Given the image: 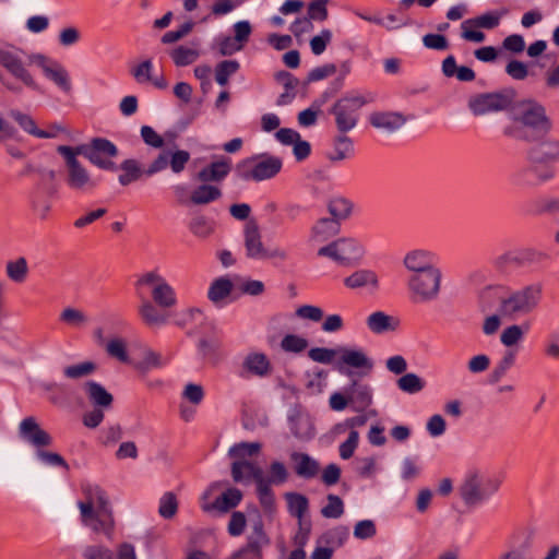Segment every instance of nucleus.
<instances>
[{
	"instance_id": "nucleus-1",
	"label": "nucleus",
	"mask_w": 559,
	"mask_h": 559,
	"mask_svg": "<svg viewBox=\"0 0 559 559\" xmlns=\"http://www.w3.org/2000/svg\"><path fill=\"white\" fill-rule=\"evenodd\" d=\"M82 499L76 502L80 522L95 536L112 540L116 535V518L111 501L105 489L96 484L81 485Z\"/></svg>"
},
{
	"instance_id": "nucleus-2",
	"label": "nucleus",
	"mask_w": 559,
	"mask_h": 559,
	"mask_svg": "<svg viewBox=\"0 0 559 559\" xmlns=\"http://www.w3.org/2000/svg\"><path fill=\"white\" fill-rule=\"evenodd\" d=\"M509 118L511 123L503 129V134L515 140L539 141L551 129L545 107L534 99L513 102Z\"/></svg>"
},
{
	"instance_id": "nucleus-3",
	"label": "nucleus",
	"mask_w": 559,
	"mask_h": 559,
	"mask_svg": "<svg viewBox=\"0 0 559 559\" xmlns=\"http://www.w3.org/2000/svg\"><path fill=\"white\" fill-rule=\"evenodd\" d=\"M0 66L13 78H1L2 85L11 93L20 94L23 87L39 92L40 87L23 60V51L11 45H0Z\"/></svg>"
},
{
	"instance_id": "nucleus-4",
	"label": "nucleus",
	"mask_w": 559,
	"mask_h": 559,
	"mask_svg": "<svg viewBox=\"0 0 559 559\" xmlns=\"http://www.w3.org/2000/svg\"><path fill=\"white\" fill-rule=\"evenodd\" d=\"M542 300V286L532 284L512 290L499 301L498 311L502 319L518 321L533 313Z\"/></svg>"
},
{
	"instance_id": "nucleus-5",
	"label": "nucleus",
	"mask_w": 559,
	"mask_h": 559,
	"mask_svg": "<svg viewBox=\"0 0 559 559\" xmlns=\"http://www.w3.org/2000/svg\"><path fill=\"white\" fill-rule=\"evenodd\" d=\"M501 480L495 476L480 471L466 473L460 488V497L468 508H476L487 502L498 492Z\"/></svg>"
},
{
	"instance_id": "nucleus-6",
	"label": "nucleus",
	"mask_w": 559,
	"mask_h": 559,
	"mask_svg": "<svg viewBox=\"0 0 559 559\" xmlns=\"http://www.w3.org/2000/svg\"><path fill=\"white\" fill-rule=\"evenodd\" d=\"M528 164L519 168L512 175L514 185L523 188L539 186L555 177V168L551 165L550 155L538 148H532L527 153Z\"/></svg>"
},
{
	"instance_id": "nucleus-7",
	"label": "nucleus",
	"mask_w": 559,
	"mask_h": 559,
	"mask_svg": "<svg viewBox=\"0 0 559 559\" xmlns=\"http://www.w3.org/2000/svg\"><path fill=\"white\" fill-rule=\"evenodd\" d=\"M368 103L369 100L357 92H347L337 98L329 109L336 131H353L359 123L360 110Z\"/></svg>"
},
{
	"instance_id": "nucleus-8",
	"label": "nucleus",
	"mask_w": 559,
	"mask_h": 559,
	"mask_svg": "<svg viewBox=\"0 0 559 559\" xmlns=\"http://www.w3.org/2000/svg\"><path fill=\"white\" fill-rule=\"evenodd\" d=\"M536 542V530L523 526L515 530L508 539L507 549L497 559H535L533 550ZM559 545L549 548L544 559H558Z\"/></svg>"
},
{
	"instance_id": "nucleus-9",
	"label": "nucleus",
	"mask_w": 559,
	"mask_h": 559,
	"mask_svg": "<svg viewBox=\"0 0 559 559\" xmlns=\"http://www.w3.org/2000/svg\"><path fill=\"white\" fill-rule=\"evenodd\" d=\"M135 294H145L150 288V300L157 304L162 309H171L177 306V294L175 288L157 270L145 272L138 276L134 282Z\"/></svg>"
},
{
	"instance_id": "nucleus-10",
	"label": "nucleus",
	"mask_w": 559,
	"mask_h": 559,
	"mask_svg": "<svg viewBox=\"0 0 559 559\" xmlns=\"http://www.w3.org/2000/svg\"><path fill=\"white\" fill-rule=\"evenodd\" d=\"M283 167V160L278 156L262 154L246 158L237 164V176L246 181H264L276 177Z\"/></svg>"
},
{
	"instance_id": "nucleus-11",
	"label": "nucleus",
	"mask_w": 559,
	"mask_h": 559,
	"mask_svg": "<svg viewBox=\"0 0 559 559\" xmlns=\"http://www.w3.org/2000/svg\"><path fill=\"white\" fill-rule=\"evenodd\" d=\"M57 153L62 156L66 166V183L69 189L76 192H90L96 188V181L88 170L79 160V153L73 146L59 145Z\"/></svg>"
},
{
	"instance_id": "nucleus-12",
	"label": "nucleus",
	"mask_w": 559,
	"mask_h": 559,
	"mask_svg": "<svg viewBox=\"0 0 559 559\" xmlns=\"http://www.w3.org/2000/svg\"><path fill=\"white\" fill-rule=\"evenodd\" d=\"M442 272L439 267L415 273L408 277L407 287L414 302H430L439 297Z\"/></svg>"
},
{
	"instance_id": "nucleus-13",
	"label": "nucleus",
	"mask_w": 559,
	"mask_h": 559,
	"mask_svg": "<svg viewBox=\"0 0 559 559\" xmlns=\"http://www.w3.org/2000/svg\"><path fill=\"white\" fill-rule=\"evenodd\" d=\"M81 156L88 159L96 167L115 171L117 165L111 158L119 153L116 144L105 138H94L90 143L73 146Z\"/></svg>"
},
{
	"instance_id": "nucleus-14",
	"label": "nucleus",
	"mask_w": 559,
	"mask_h": 559,
	"mask_svg": "<svg viewBox=\"0 0 559 559\" xmlns=\"http://www.w3.org/2000/svg\"><path fill=\"white\" fill-rule=\"evenodd\" d=\"M515 97L516 92L512 87L493 93H483L472 97L468 107L475 116L510 110Z\"/></svg>"
},
{
	"instance_id": "nucleus-15",
	"label": "nucleus",
	"mask_w": 559,
	"mask_h": 559,
	"mask_svg": "<svg viewBox=\"0 0 559 559\" xmlns=\"http://www.w3.org/2000/svg\"><path fill=\"white\" fill-rule=\"evenodd\" d=\"M364 252V247L356 239L340 238L321 247L318 250V255L329 258L340 265L348 266L359 262Z\"/></svg>"
},
{
	"instance_id": "nucleus-16",
	"label": "nucleus",
	"mask_w": 559,
	"mask_h": 559,
	"mask_svg": "<svg viewBox=\"0 0 559 559\" xmlns=\"http://www.w3.org/2000/svg\"><path fill=\"white\" fill-rule=\"evenodd\" d=\"M40 67L46 79L51 81L61 92L70 94L72 91L71 78L68 70L58 61L48 60L44 55L31 57Z\"/></svg>"
},
{
	"instance_id": "nucleus-17",
	"label": "nucleus",
	"mask_w": 559,
	"mask_h": 559,
	"mask_svg": "<svg viewBox=\"0 0 559 559\" xmlns=\"http://www.w3.org/2000/svg\"><path fill=\"white\" fill-rule=\"evenodd\" d=\"M57 193L56 187H45L38 183L29 194L33 214L40 221H47L52 209V199Z\"/></svg>"
},
{
	"instance_id": "nucleus-18",
	"label": "nucleus",
	"mask_w": 559,
	"mask_h": 559,
	"mask_svg": "<svg viewBox=\"0 0 559 559\" xmlns=\"http://www.w3.org/2000/svg\"><path fill=\"white\" fill-rule=\"evenodd\" d=\"M217 487V484L212 485L202 496L201 508L205 512L218 511V512H227L230 509L236 508L241 499L242 492L237 488H228L224 491L219 497H217L213 502H207L206 499L211 495V491Z\"/></svg>"
},
{
	"instance_id": "nucleus-19",
	"label": "nucleus",
	"mask_w": 559,
	"mask_h": 559,
	"mask_svg": "<svg viewBox=\"0 0 559 559\" xmlns=\"http://www.w3.org/2000/svg\"><path fill=\"white\" fill-rule=\"evenodd\" d=\"M233 169V162L230 157L221 155L210 164L201 168L195 178L202 183H221L223 182Z\"/></svg>"
},
{
	"instance_id": "nucleus-20",
	"label": "nucleus",
	"mask_w": 559,
	"mask_h": 559,
	"mask_svg": "<svg viewBox=\"0 0 559 559\" xmlns=\"http://www.w3.org/2000/svg\"><path fill=\"white\" fill-rule=\"evenodd\" d=\"M140 300L138 314L141 321L148 328H159L168 323L167 309H162L157 304L150 300L145 294H136Z\"/></svg>"
},
{
	"instance_id": "nucleus-21",
	"label": "nucleus",
	"mask_w": 559,
	"mask_h": 559,
	"mask_svg": "<svg viewBox=\"0 0 559 559\" xmlns=\"http://www.w3.org/2000/svg\"><path fill=\"white\" fill-rule=\"evenodd\" d=\"M246 255L250 259H267V249H265L259 230V225L254 219H249L243 229Z\"/></svg>"
},
{
	"instance_id": "nucleus-22",
	"label": "nucleus",
	"mask_w": 559,
	"mask_h": 559,
	"mask_svg": "<svg viewBox=\"0 0 559 559\" xmlns=\"http://www.w3.org/2000/svg\"><path fill=\"white\" fill-rule=\"evenodd\" d=\"M19 433L34 447H49L52 443L51 436L39 427L34 417H26L20 423Z\"/></svg>"
},
{
	"instance_id": "nucleus-23",
	"label": "nucleus",
	"mask_w": 559,
	"mask_h": 559,
	"mask_svg": "<svg viewBox=\"0 0 559 559\" xmlns=\"http://www.w3.org/2000/svg\"><path fill=\"white\" fill-rule=\"evenodd\" d=\"M436 254L428 250L415 249L407 252L403 259V265L412 274L437 269Z\"/></svg>"
},
{
	"instance_id": "nucleus-24",
	"label": "nucleus",
	"mask_w": 559,
	"mask_h": 559,
	"mask_svg": "<svg viewBox=\"0 0 559 559\" xmlns=\"http://www.w3.org/2000/svg\"><path fill=\"white\" fill-rule=\"evenodd\" d=\"M371 127L386 133H394L406 123V118L397 111H372L368 116Z\"/></svg>"
},
{
	"instance_id": "nucleus-25",
	"label": "nucleus",
	"mask_w": 559,
	"mask_h": 559,
	"mask_svg": "<svg viewBox=\"0 0 559 559\" xmlns=\"http://www.w3.org/2000/svg\"><path fill=\"white\" fill-rule=\"evenodd\" d=\"M347 133L348 132H337L332 139V150L326 154V158L331 163H340L354 156V141Z\"/></svg>"
},
{
	"instance_id": "nucleus-26",
	"label": "nucleus",
	"mask_w": 559,
	"mask_h": 559,
	"mask_svg": "<svg viewBox=\"0 0 559 559\" xmlns=\"http://www.w3.org/2000/svg\"><path fill=\"white\" fill-rule=\"evenodd\" d=\"M231 476L236 483L253 479L255 485L266 479L262 468L248 460H235L231 464Z\"/></svg>"
},
{
	"instance_id": "nucleus-27",
	"label": "nucleus",
	"mask_w": 559,
	"mask_h": 559,
	"mask_svg": "<svg viewBox=\"0 0 559 559\" xmlns=\"http://www.w3.org/2000/svg\"><path fill=\"white\" fill-rule=\"evenodd\" d=\"M290 461L294 464L295 474L305 479H312L318 476L320 472L319 462L304 452H293Z\"/></svg>"
},
{
	"instance_id": "nucleus-28",
	"label": "nucleus",
	"mask_w": 559,
	"mask_h": 559,
	"mask_svg": "<svg viewBox=\"0 0 559 559\" xmlns=\"http://www.w3.org/2000/svg\"><path fill=\"white\" fill-rule=\"evenodd\" d=\"M341 230V223L336 219L323 217L318 219L311 228L310 240L316 243L329 241Z\"/></svg>"
},
{
	"instance_id": "nucleus-29",
	"label": "nucleus",
	"mask_w": 559,
	"mask_h": 559,
	"mask_svg": "<svg viewBox=\"0 0 559 559\" xmlns=\"http://www.w3.org/2000/svg\"><path fill=\"white\" fill-rule=\"evenodd\" d=\"M83 389L88 401L95 407L103 409H108L111 407L114 396L100 383L95 381H86Z\"/></svg>"
},
{
	"instance_id": "nucleus-30",
	"label": "nucleus",
	"mask_w": 559,
	"mask_h": 559,
	"mask_svg": "<svg viewBox=\"0 0 559 559\" xmlns=\"http://www.w3.org/2000/svg\"><path fill=\"white\" fill-rule=\"evenodd\" d=\"M242 367L250 374L264 378L271 374L272 365L269 357L263 353H250L246 356Z\"/></svg>"
},
{
	"instance_id": "nucleus-31",
	"label": "nucleus",
	"mask_w": 559,
	"mask_h": 559,
	"mask_svg": "<svg viewBox=\"0 0 559 559\" xmlns=\"http://www.w3.org/2000/svg\"><path fill=\"white\" fill-rule=\"evenodd\" d=\"M338 353L341 354L340 362L336 368L340 372H343L342 364L353 367V368H372L371 360L367 357V355L361 349H349L345 347L338 348Z\"/></svg>"
},
{
	"instance_id": "nucleus-32",
	"label": "nucleus",
	"mask_w": 559,
	"mask_h": 559,
	"mask_svg": "<svg viewBox=\"0 0 559 559\" xmlns=\"http://www.w3.org/2000/svg\"><path fill=\"white\" fill-rule=\"evenodd\" d=\"M367 326L374 334H383L395 331L400 324L399 319L384 313L383 311L372 312L367 318Z\"/></svg>"
},
{
	"instance_id": "nucleus-33",
	"label": "nucleus",
	"mask_w": 559,
	"mask_h": 559,
	"mask_svg": "<svg viewBox=\"0 0 559 559\" xmlns=\"http://www.w3.org/2000/svg\"><path fill=\"white\" fill-rule=\"evenodd\" d=\"M344 285L350 289L370 286L376 290L379 288V278L376 272L361 269L345 277Z\"/></svg>"
},
{
	"instance_id": "nucleus-34",
	"label": "nucleus",
	"mask_w": 559,
	"mask_h": 559,
	"mask_svg": "<svg viewBox=\"0 0 559 559\" xmlns=\"http://www.w3.org/2000/svg\"><path fill=\"white\" fill-rule=\"evenodd\" d=\"M349 402L354 409L364 412L372 403V391L369 385L354 381L348 390Z\"/></svg>"
},
{
	"instance_id": "nucleus-35",
	"label": "nucleus",
	"mask_w": 559,
	"mask_h": 559,
	"mask_svg": "<svg viewBox=\"0 0 559 559\" xmlns=\"http://www.w3.org/2000/svg\"><path fill=\"white\" fill-rule=\"evenodd\" d=\"M9 116L21 127L26 133L38 139H53V133H47L45 130L37 128L35 120L27 114L19 109H11Z\"/></svg>"
},
{
	"instance_id": "nucleus-36",
	"label": "nucleus",
	"mask_w": 559,
	"mask_h": 559,
	"mask_svg": "<svg viewBox=\"0 0 559 559\" xmlns=\"http://www.w3.org/2000/svg\"><path fill=\"white\" fill-rule=\"evenodd\" d=\"M119 169L122 171L118 177V181L121 186L126 187L130 183L140 180L143 176L146 177L145 169L141 163L134 158L124 159Z\"/></svg>"
},
{
	"instance_id": "nucleus-37",
	"label": "nucleus",
	"mask_w": 559,
	"mask_h": 559,
	"mask_svg": "<svg viewBox=\"0 0 559 559\" xmlns=\"http://www.w3.org/2000/svg\"><path fill=\"white\" fill-rule=\"evenodd\" d=\"M442 73L447 78H456L461 82H472L476 76L473 69L465 66L457 67L456 60L452 55L442 61Z\"/></svg>"
},
{
	"instance_id": "nucleus-38",
	"label": "nucleus",
	"mask_w": 559,
	"mask_h": 559,
	"mask_svg": "<svg viewBox=\"0 0 559 559\" xmlns=\"http://www.w3.org/2000/svg\"><path fill=\"white\" fill-rule=\"evenodd\" d=\"M223 195L219 187L211 183L198 186L190 195V201L194 205H205L217 201Z\"/></svg>"
},
{
	"instance_id": "nucleus-39",
	"label": "nucleus",
	"mask_w": 559,
	"mask_h": 559,
	"mask_svg": "<svg viewBox=\"0 0 559 559\" xmlns=\"http://www.w3.org/2000/svg\"><path fill=\"white\" fill-rule=\"evenodd\" d=\"M526 258L524 251L512 250L497 257L493 265L501 272H510L512 269L521 266Z\"/></svg>"
},
{
	"instance_id": "nucleus-40",
	"label": "nucleus",
	"mask_w": 559,
	"mask_h": 559,
	"mask_svg": "<svg viewBox=\"0 0 559 559\" xmlns=\"http://www.w3.org/2000/svg\"><path fill=\"white\" fill-rule=\"evenodd\" d=\"M292 433L301 440H309L314 436L313 425L308 416L298 414L289 418Z\"/></svg>"
},
{
	"instance_id": "nucleus-41",
	"label": "nucleus",
	"mask_w": 559,
	"mask_h": 559,
	"mask_svg": "<svg viewBox=\"0 0 559 559\" xmlns=\"http://www.w3.org/2000/svg\"><path fill=\"white\" fill-rule=\"evenodd\" d=\"M257 493L264 514L272 519L276 513V502L274 492L266 479L261 480V483L257 485Z\"/></svg>"
},
{
	"instance_id": "nucleus-42",
	"label": "nucleus",
	"mask_w": 559,
	"mask_h": 559,
	"mask_svg": "<svg viewBox=\"0 0 559 559\" xmlns=\"http://www.w3.org/2000/svg\"><path fill=\"white\" fill-rule=\"evenodd\" d=\"M349 531L346 526H336L320 536L318 539L319 544H323L333 550L340 548L348 539Z\"/></svg>"
},
{
	"instance_id": "nucleus-43",
	"label": "nucleus",
	"mask_w": 559,
	"mask_h": 559,
	"mask_svg": "<svg viewBox=\"0 0 559 559\" xmlns=\"http://www.w3.org/2000/svg\"><path fill=\"white\" fill-rule=\"evenodd\" d=\"M285 500L287 502V510L292 516L302 521L305 514L309 509V500L305 495L298 492L285 493Z\"/></svg>"
},
{
	"instance_id": "nucleus-44",
	"label": "nucleus",
	"mask_w": 559,
	"mask_h": 559,
	"mask_svg": "<svg viewBox=\"0 0 559 559\" xmlns=\"http://www.w3.org/2000/svg\"><path fill=\"white\" fill-rule=\"evenodd\" d=\"M233 286V282L228 277H218L211 283L207 292V298L212 302L218 304L230 295Z\"/></svg>"
},
{
	"instance_id": "nucleus-45",
	"label": "nucleus",
	"mask_w": 559,
	"mask_h": 559,
	"mask_svg": "<svg viewBox=\"0 0 559 559\" xmlns=\"http://www.w3.org/2000/svg\"><path fill=\"white\" fill-rule=\"evenodd\" d=\"M169 56L177 67L192 64L200 57L198 48L180 45L169 51Z\"/></svg>"
},
{
	"instance_id": "nucleus-46",
	"label": "nucleus",
	"mask_w": 559,
	"mask_h": 559,
	"mask_svg": "<svg viewBox=\"0 0 559 559\" xmlns=\"http://www.w3.org/2000/svg\"><path fill=\"white\" fill-rule=\"evenodd\" d=\"M353 210L352 202L344 197L332 198L328 203V211L332 215V219H336L337 223L346 219Z\"/></svg>"
},
{
	"instance_id": "nucleus-47",
	"label": "nucleus",
	"mask_w": 559,
	"mask_h": 559,
	"mask_svg": "<svg viewBox=\"0 0 559 559\" xmlns=\"http://www.w3.org/2000/svg\"><path fill=\"white\" fill-rule=\"evenodd\" d=\"M7 276L14 283L25 282L28 274V265L25 258L21 257L16 260L7 262Z\"/></svg>"
},
{
	"instance_id": "nucleus-48",
	"label": "nucleus",
	"mask_w": 559,
	"mask_h": 559,
	"mask_svg": "<svg viewBox=\"0 0 559 559\" xmlns=\"http://www.w3.org/2000/svg\"><path fill=\"white\" fill-rule=\"evenodd\" d=\"M322 96V100H314L310 108H307L298 114L297 120L301 127H311L317 123L320 108L325 99L330 96V94L325 92Z\"/></svg>"
},
{
	"instance_id": "nucleus-49",
	"label": "nucleus",
	"mask_w": 559,
	"mask_h": 559,
	"mask_svg": "<svg viewBox=\"0 0 559 559\" xmlns=\"http://www.w3.org/2000/svg\"><path fill=\"white\" fill-rule=\"evenodd\" d=\"M189 230L198 238L205 239L214 231L213 223L203 215H197L189 223Z\"/></svg>"
},
{
	"instance_id": "nucleus-50",
	"label": "nucleus",
	"mask_w": 559,
	"mask_h": 559,
	"mask_svg": "<svg viewBox=\"0 0 559 559\" xmlns=\"http://www.w3.org/2000/svg\"><path fill=\"white\" fill-rule=\"evenodd\" d=\"M514 362L515 353L512 350L506 352L503 357L491 371L489 382L491 384L498 383L506 376L508 370L514 365Z\"/></svg>"
},
{
	"instance_id": "nucleus-51",
	"label": "nucleus",
	"mask_w": 559,
	"mask_h": 559,
	"mask_svg": "<svg viewBox=\"0 0 559 559\" xmlns=\"http://www.w3.org/2000/svg\"><path fill=\"white\" fill-rule=\"evenodd\" d=\"M527 330V325L524 326L519 324H512L502 331L500 335V342L506 347H512L523 340L525 332Z\"/></svg>"
},
{
	"instance_id": "nucleus-52",
	"label": "nucleus",
	"mask_w": 559,
	"mask_h": 559,
	"mask_svg": "<svg viewBox=\"0 0 559 559\" xmlns=\"http://www.w3.org/2000/svg\"><path fill=\"white\" fill-rule=\"evenodd\" d=\"M397 388L408 394H416L425 388V381L416 373H405L396 382Z\"/></svg>"
},
{
	"instance_id": "nucleus-53",
	"label": "nucleus",
	"mask_w": 559,
	"mask_h": 559,
	"mask_svg": "<svg viewBox=\"0 0 559 559\" xmlns=\"http://www.w3.org/2000/svg\"><path fill=\"white\" fill-rule=\"evenodd\" d=\"M309 342L297 334H286L281 341V348L285 353L300 354L307 349Z\"/></svg>"
},
{
	"instance_id": "nucleus-54",
	"label": "nucleus",
	"mask_w": 559,
	"mask_h": 559,
	"mask_svg": "<svg viewBox=\"0 0 559 559\" xmlns=\"http://www.w3.org/2000/svg\"><path fill=\"white\" fill-rule=\"evenodd\" d=\"M261 448L262 445L259 442H240L229 449V455L236 460H246V457L257 455Z\"/></svg>"
},
{
	"instance_id": "nucleus-55",
	"label": "nucleus",
	"mask_w": 559,
	"mask_h": 559,
	"mask_svg": "<svg viewBox=\"0 0 559 559\" xmlns=\"http://www.w3.org/2000/svg\"><path fill=\"white\" fill-rule=\"evenodd\" d=\"M240 68L237 60H224L221 61L215 69L216 82L225 86L228 83L229 76L234 75Z\"/></svg>"
},
{
	"instance_id": "nucleus-56",
	"label": "nucleus",
	"mask_w": 559,
	"mask_h": 559,
	"mask_svg": "<svg viewBox=\"0 0 559 559\" xmlns=\"http://www.w3.org/2000/svg\"><path fill=\"white\" fill-rule=\"evenodd\" d=\"M95 370L96 365L94 362L83 361L64 367L63 374L68 379L78 380L91 376Z\"/></svg>"
},
{
	"instance_id": "nucleus-57",
	"label": "nucleus",
	"mask_w": 559,
	"mask_h": 559,
	"mask_svg": "<svg viewBox=\"0 0 559 559\" xmlns=\"http://www.w3.org/2000/svg\"><path fill=\"white\" fill-rule=\"evenodd\" d=\"M328 503L321 509V515L325 519H338L344 514L343 500L333 493L326 496Z\"/></svg>"
},
{
	"instance_id": "nucleus-58",
	"label": "nucleus",
	"mask_w": 559,
	"mask_h": 559,
	"mask_svg": "<svg viewBox=\"0 0 559 559\" xmlns=\"http://www.w3.org/2000/svg\"><path fill=\"white\" fill-rule=\"evenodd\" d=\"M60 320L72 328H82L88 322V318L83 311L71 307L62 310Z\"/></svg>"
},
{
	"instance_id": "nucleus-59",
	"label": "nucleus",
	"mask_w": 559,
	"mask_h": 559,
	"mask_svg": "<svg viewBox=\"0 0 559 559\" xmlns=\"http://www.w3.org/2000/svg\"><path fill=\"white\" fill-rule=\"evenodd\" d=\"M153 61L146 59L131 68L130 73L139 84L148 83L152 80Z\"/></svg>"
},
{
	"instance_id": "nucleus-60",
	"label": "nucleus",
	"mask_w": 559,
	"mask_h": 559,
	"mask_svg": "<svg viewBox=\"0 0 559 559\" xmlns=\"http://www.w3.org/2000/svg\"><path fill=\"white\" fill-rule=\"evenodd\" d=\"M500 23V16L495 12H487L479 16L465 20V24H474L476 28L492 29Z\"/></svg>"
},
{
	"instance_id": "nucleus-61",
	"label": "nucleus",
	"mask_w": 559,
	"mask_h": 559,
	"mask_svg": "<svg viewBox=\"0 0 559 559\" xmlns=\"http://www.w3.org/2000/svg\"><path fill=\"white\" fill-rule=\"evenodd\" d=\"M177 509L176 496L173 492L164 493L159 501V515L164 519H171L177 513Z\"/></svg>"
},
{
	"instance_id": "nucleus-62",
	"label": "nucleus",
	"mask_w": 559,
	"mask_h": 559,
	"mask_svg": "<svg viewBox=\"0 0 559 559\" xmlns=\"http://www.w3.org/2000/svg\"><path fill=\"white\" fill-rule=\"evenodd\" d=\"M288 478V472L285 465L282 462L274 461L270 465V475L266 478L269 486L271 485H282Z\"/></svg>"
},
{
	"instance_id": "nucleus-63",
	"label": "nucleus",
	"mask_w": 559,
	"mask_h": 559,
	"mask_svg": "<svg viewBox=\"0 0 559 559\" xmlns=\"http://www.w3.org/2000/svg\"><path fill=\"white\" fill-rule=\"evenodd\" d=\"M84 559H115L112 550L104 545H88L82 551Z\"/></svg>"
},
{
	"instance_id": "nucleus-64",
	"label": "nucleus",
	"mask_w": 559,
	"mask_h": 559,
	"mask_svg": "<svg viewBox=\"0 0 559 559\" xmlns=\"http://www.w3.org/2000/svg\"><path fill=\"white\" fill-rule=\"evenodd\" d=\"M189 160L190 153L188 151L177 150L173 153H169V167L175 174L182 173Z\"/></svg>"
}]
</instances>
